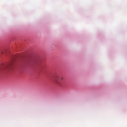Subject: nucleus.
I'll return each mask as SVG.
<instances>
[{
    "label": "nucleus",
    "instance_id": "1",
    "mask_svg": "<svg viewBox=\"0 0 127 127\" xmlns=\"http://www.w3.org/2000/svg\"><path fill=\"white\" fill-rule=\"evenodd\" d=\"M63 77L58 75L53 76V81L56 83L57 84H60V82L62 81Z\"/></svg>",
    "mask_w": 127,
    "mask_h": 127
},
{
    "label": "nucleus",
    "instance_id": "2",
    "mask_svg": "<svg viewBox=\"0 0 127 127\" xmlns=\"http://www.w3.org/2000/svg\"><path fill=\"white\" fill-rule=\"evenodd\" d=\"M12 64H13V63H10L8 65H3V67L4 68H7L8 67H11V66H12Z\"/></svg>",
    "mask_w": 127,
    "mask_h": 127
}]
</instances>
